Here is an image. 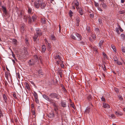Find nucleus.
Here are the masks:
<instances>
[{"instance_id":"nucleus-23","label":"nucleus","mask_w":125,"mask_h":125,"mask_svg":"<svg viewBox=\"0 0 125 125\" xmlns=\"http://www.w3.org/2000/svg\"><path fill=\"white\" fill-rule=\"evenodd\" d=\"M42 52H44L45 51L46 49L45 46L44 45H42Z\"/></svg>"},{"instance_id":"nucleus-52","label":"nucleus","mask_w":125,"mask_h":125,"mask_svg":"<svg viewBox=\"0 0 125 125\" xmlns=\"http://www.w3.org/2000/svg\"><path fill=\"white\" fill-rule=\"evenodd\" d=\"M94 2L95 5V6L98 7L99 5V3H97L95 2Z\"/></svg>"},{"instance_id":"nucleus-21","label":"nucleus","mask_w":125,"mask_h":125,"mask_svg":"<svg viewBox=\"0 0 125 125\" xmlns=\"http://www.w3.org/2000/svg\"><path fill=\"white\" fill-rule=\"evenodd\" d=\"M41 22L42 23L44 24H45V23L46 20L44 18H42L41 19Z\"/></svg>"},{"instance_id":"nucleus-46","label":"nucleus","mask_w":125,"mask_h":125,"mask_svg":"<svg viewBox=\"0 0 125 125\" xmlns=\"http://www.w3.org/2000/svg\"><path fill=\"white\" fill-rule=\"evenodd\" d=\"M34 58L35 59V62H37L38 61V59L37 56L36 55H35L34 56Z\"/></svg>"},{"instance_id":"nucleus-47","label":"nucleus","mask_w":125,"mask_h":125,"mask_svg":"<svg viewBox=\"0 0 125 125\" xmlns=\"http://www.w3.org/2000/svg\"><path fill=\"white\" fill-rule=\"evenodd\" d=\"M104 67H103V66L102 65V67L103 68V69L104 70V71H105L106 70V68L104 64Z\"/></svg>"},{"instance_id":"nucleus-10","label":"nucleus","mask_w":125,"mask_h":125,"mask_svg":"<svg viewBox=\"0 0 125 125\" xmlns=\"http://www.w3.org/2000/svg\"><path fill=\"white\" fill-rule=\"evenodd\" d=\"M47 116L50 118H52L54 116V114L52 113H50L47 115Z\"/></svg>"},{"instance_id":"nucleus-27","label":"nucleus","mask_w":125,"mask_h":125,"mask_svg":"<svg viewBox=\"0 0 125 125\" xmlns=\"http://www.w3.org/2000/svg\"><path fill=\"white\" fill-rule=\"evenodd\" d=\"M29 64L30 65H34V63L32 61H31V60H30L28 62Z\"/></svg>"},{"instance_id":"nucleus-49","label":"nucleus","mask_w":125,"mask_h":125,"mask_svg":"<svg viewBox=\"0 0 125 125\" xmlns=\"http://www.w3.org/2000/svg\"><path fill=\"white\" fill-rule=\"evenodd\" d=\"M34 96L35 98H38V96L37 94L36 93H35L34 94Z\"/></svg>"},{"instance_id":"nucleus-25","label":"nucleus","mask_w":125,"mask_h":125,"mask_svg":"<svg viewBox=\"0 0 125 125\" xmlns=\"http://www.w3.org/2000/svg\"><path fill=\"white\" fill-rule=\"evenodd\" d=\"M21 32L24 33L25 32L24 29V27L23 25L21 27Z\"/></svg>"},{"instance_id":"nucleus-60","label":"nucleus","mask_w":125,"mask_h":125,"mask_svg":"<svg viewBox=\"0 0 125 125\" xmlns=\"http://www.w3.org/2000/svg\"><path fill=\"white\" fill-rule=\"evenodd\" d=\"M111 116L112 118H115V116L114 114H112L111 115Z\"/></svg>"},{"instance_id":"nucleus-32","label":"nucleus","mask_w":125,"mask_h":125,"mask_svg":"<svg viewBox=\"0 0 125 125\" xmlns=\"http://www.w3.org/2000/svg\"><path fill=\"white\" fill-rule=\"evenodd\" d=\"M119 13L120 14H123L125 13V10H121L119 11Z\"/></svg>"},{"instance_id":"nucleus-61","label":"nucleus","mask_w":125,"mask_h":125,"mask_svg":"<svg viewBox=\"0 0 125 125\" xmlns=\"http://www.w3.org/2000/svg\"><path fill=\"white\" fill-rule=\"evenodd\" d=\"M121 36H122V37H123V39H124L125 37V35L124 34H121Z\"/></svg>"},{"instance_id":"nucleus-62","label":"nucleus","mask_w":125,"mask_h":125,"mask_svg":"<svg viewBox=\"0 0 125 125\" xmlns=\"http://www.w3.org/2000/svg\"><path fill=\"white\" fill-rule=\"evenodd\" d=\"M90 16L91 18H93L94 17V15L93 14H90Z\"/></svg>"},{"instance_id":"nucleus-58","label":"nucleus","mask_w":125,"mask_h":125,"mask_svg":"<svg viewBox=\"0 0 125 125\" xmlns=\"http://www.w3.org/2000/svg\"><path fill=\"white\" fill-rule=\"evenodd\" d=\"M47 46L48 48L49 49H50L51 48V46L50 44V43H48L47 45Z\"/></svg>"},{"instance_id":"nucleus-26","label":"nucleus","mask_w":125,"mask_h":125,"mask_svg":"<svg viewBox=\"0 0 125 125\" xmlns=\"http://www.w3.org/2000/svg\"><path fill=\"white\" fill-rule=\"evenodd\" d=\"M32 19L33 21H34L37 19V16L36 15L34 14L32 16Z\"/></svg>"},{"instance_id":"nucleus-17","label":"nucleus","mask_w":125,"mask_h":125,"mask_svg":"<svg viewBox=\"0 0 125 125\" xmlns=\"http://www.w3.org/2000/svg\"><path fill=\"white\" fill-rule=\"evenodd\" d=\"M61 105L62 107H63L66 106V102L64 101L62 102L61 103Z\"/></svg>"},{"instance_id":"nucleus-14","label":"nucleus","mask_w":125,"mask_h":125,"mask_svg":"<svg viewBox=\"0 0 125 125\" xmlns=\"http://www.w3.org/2000/svg\"><path fill=\"white\" fill-rule=\"evenodd\" d=\"M104 42V41L103 40H101L99 43V47L100 48L102 46Z\"/></svg>"},{"instance_id":"nucleus-57","label":"nucleus","mask_w":125,"mask_h":125,"mask_svg":"<svg viewBox=\"0 0 125 125\" xmlns=\"http://www.w3.org/2000/svg\"><path fill=\"white\" fill-rule=\"evenodd\" d=\"M62 62V61H61ZM63 61L62 62H61L62 63L61 64V67L62 68H63L64 67V65L62 63H63Z\"/></svg>"},{"instance_id":"nucleus-40","label":"nucleus","mask_w":125,"mask_h":125,"mask_svg":"<svg viewBox=\"0 0 125 125\" xmlns=\"http://www.w3.org/2000/svg\"><path fill=\"white\" fill-rule=\"evenodd\" d=\"M122 51L124 53H125V47L123 46L121 48Z\"/></svg>"},{"instance_id":"nucleus-34","label":"nucleus","mask_w":125,"mask_h":125,"mask_svg":"<svg viewBox=\"0 0 125 125\" xmlns=\"http://www.w3.org/2000/svg\"><path fill=\"white\" fill-rule=\"evenodd\" d=\"M114 61L115 62H116V61H117L118 60V59L117 57V56H114Z\"/></svg>"},{"instance_id":"nucleus-51","label":"nucleus","mask_w":125,"mask_h":125,"mask_svg":"<svg viewBox=\"0 0 125 125\" xmlns=\"http://www.w3.org/2000/svg\"><path fill=\"white\" fill-rule=\"evenodd\" d=\"M119 99L121 100H123V98L121 96H118Z\"/></svg>"},{"instance_id":"nucleus-55","label":"nucleus","mask_w":125,"mask_h":125,"mask_svg":"<svg viewBox=\"0 0 125 125\" xmlns=\"http://www.w3.org/2000/svg\"><path fill=\"white\" fill-rule=\"evenodd\" d=\"M35 102L37 103H39V101L38 99V98H35Z\"/></svg>"},{"instance_id":"nucleus-16","label":"nucleus","mask_w":125,"mask_h":125,"mask_svg":"<svg viewBox=\"0 0 125 125\" xmlns=\"http://www.w3.org/2000/svg\"><path fill=\"white\" fill-rule=\"evenodd\" d=\"M25 83L26 88L28 90H30V88L29 84L27 83Z\"/></svg>"},{"instance_id":"nucleus-36","label":"nucleus","mask_w":125,"mask_h":125,"mask_svg":"<svg viewBox=\"0 0 125 125\" xmlns=\"http://www.w3.org/2000/svg\"><path fill=\"white\" fill-rule=\"evenodd\" d=\"M76 22L79 23L80 22V18L79 17H77L76 18Z\"/></svg>"},{"instance_id":"nucleus-4","label":"nucleus","mask_w":125,"mask_h":125,"mask_svg":"<svg viewBox=\"0 0 125 125\" xmlns=\"http://www.w3.org/2000/svg\"><path fill=\"white\" fill-rule=\"evenodd\" d=\"M49 96L50 97V99H53L54 98H56L57 99H59L58 96L56 93H52L50 94Z\"/></svg>"},{"instance_id":"nucleus-39","label":"nucleus","mask_w":125,"mask_h":125,"mask_svg":"<svg viewBox=\"0 0 125 125\" xmlns=\"http://www.w3.org/2000/svg\"><path fill=\"white\" fill-rule=\"evenodd\" d=\"M62 87V91L64 92H67L66 90L65 89L63 85H61Z\"/></svg>"},{"instance_id":"nucleus-45","label":"nucleus","mask_w":125,"mask_h":125,"mask_svg":"<svg viewBox=\"0 0 125 125\" xmlns=\"http://www.w3.org/2000/svg\"><path fill=\"white\" fill-rule=\"evenodd\" d=\"M51 39L52 40H55V37L52 35L51 36Z\"/></svg>"},{"instance_id":"nucleus-3","label":"nucleus","mask_w":125,"mask_h":125,"mask_svg":"<svg viewBox=\"0 0 125 125\" xmlns=\"http://www.w3.org/2000/svg\"><path fill=\"white\" fill-rule=\"evenodd\" d=\"M42 96L44 98L47 100V101L49 102L50 103H53V100L51 99H50L45 94H43L42 95Z\"/></svg>"},{"instance_id":"nucleus-2","label":"nucleus","mask_w":125,"mask_h":125,"mask_svg":"<svg viewBox=\"0 0 125 125\" xmlns=\"http://www.w3.org/2000/svg\"><path fill=\"white\" fill-rule=\"evenodd\" d=\"M36 32L37 35H35L33 37V40L34 41H35L37 38L38 37V36L41 35L42 32L39 29L37 28L36 29Z\"/></svg>"},{"instance_id":"nucleus-20","label":"nucleus","mask_w":125,"mask_h":125,"mask_svg":"<svg viewBox=\"0 0 125 125\" xmlns=\"http://www.w3.org/2000/svg\"><path fill=\"white\" fill-rule=\"evenodd\" d=\"M101 5L102 6L104 9H105L107 7V5H106L103 2H102L101 3Z\"/></svg>"},{"instance_id":"nucleus-29","label":"nucleus","mask_w":125,"mask_h":125,"mask_svg":"<svg viewBox=\"0 0 125 125\" xmlns=\"http://www.w3.org/2000/svg\"><path fill=\"white\" fill-rule=\"evenodd\" d=\"M72 107L73 109L75 110V106L74 104H72L71 100V108Z\"/></svg>"},{"instance_id":"nucleus-53","label":"nucleus","mask_w":125,"mask_h":125,"mask_svg":"<svg viewBox=\"0 0 125 125\" xmlns=\"http://www.w3.org/2000/svg\"><path fill=\"white\" fill-rule=\"evenodd\" d=\"M95 30L97 31H98L99 33L100 32L99 29L98 28H96L95 29Z\"/></svg>"},{"instance_id":"nucleus-50","label":"nucleus","mask_w":125,"mask_h":125,"mask_svg":"<svg viewBox=\"0 0 125 125\" xmlns=\"http://www.w3.org/2000/svg\"><path fill=\"white\" fill-rule=\"evenodd\" d=\"M98 20L99 23L101 25H102V19H98Z\"/></svg>"},{"instance_id":"nucleus-9","label":"nucleus","mask_w":125,"mask_h":125,"mask_svg":"<svg viewBox=\"0 0 125 125\" xmlns=\"http://www.w3.org/2000/svg\"><path fill=\"white\" fill-rule=\"evenodd\" d=\"M74 3V5L76 6H78L79 5V3L77 0H74L72 2V4Z\"/></svg>"},{"instance_id":"nucleus-41","label":"nucleus","mask_w":125,"mask_h":125,"mask_svg":"<svg viewBox=\"0 0 125 125\" xmlns=\"http://www.w3.org/2000/svg\"><path fill=\"white\" fill-rule=\"evenodd\" d=\"M27 19H28V20H29V23H31V17L30 16H29L28 17Z\"/></svg>"},{"instance_id":"nucleus-13","label":"nucleus","mask_w":125,"mask_h":125,"mask_svg":"<svg viewBox=\"0 0 125 125\" xmlns=\"http://www.w3.org/2000/svg\"><path fill=\"white\" fill-rule=\"evenodd\" d=\"M78 11L80 15H83V11L82 9L81 8H80L79 10H78Z\"/></svg>"},{"instance_id":"nucleus-28","label":"nucleus","mask_w":125,"mask_h":125,"mask_svg":"<svg viewBox=\"0 0 125 125\" xmlns=\"http://www.w3.org/2000/svg\"><path fill=\"white\" fill-rule=\"evenodd\" d=\"M2 10L3 12L5 13V14H6L7 13V10H6V8L4 7H2Z\"/></svg>"},{"instance_id":"nucleus-24","label":"nucleus","mask_w":125,"mask_h":125,"mask_svg":"<svg viewBox=\"0 0 125 125\" xmlns=\"http://www.w3.org/2000/svg\"><path fill=\"white\" fill-rule=\"evenodd\" d=\"M12 42L13 44L15 45H16L17 44V42L15 39H13L12 40Z\"/></svg>"},{"instance_id":"nucleus-22","label":"nucleus","mask_w":125,"mask_h":125,"mask_svg":"<svg viewBox=\"0 0 125 125\" xmlns=\"http://www.w3.org/2000/svg\"><path fill=\"white\" fill-rule=\"evenodd\" d=\"M114 90L115 92L117 94H118L119 92V90L118 88L116 87H115L114 88Z\"/></svg>"},{"instance_id":"nucleus-44","label":"nucleus","mask_w":125,"mask_h":125,"mask_svg":"<svg viewBox=\"0 0 125 125\" xmlns=\"http://www.w3.org/2000/svg\"><path fill=\"white\" fill-rule=\"evenodd\" d=\"M101 101H103L104 102H105L106 101L105 99L104 96H102V97L101 98Z\"/></svg>"},{"instance_id":"nucleus-33","label":"nucleus","mask_w":125,"mask_h":125,"mask_svg":"<svg viewBox=\"0 0 125 125\" xmlns=\"http://www.w3.org/2000/svg\"><path fill=\"white\" fill-rule=\"evenodd\" d=\"M119 27L118 28H116L115 29V31L118 34H120V33L119 31Z\"/></svg>"},{"instance_id":"nucleus-43","label":"nucleus","mask_w":125,"mask_h":125,"mask_svg":"<svg viewBox=\"0 0 125 125\" xmlns=\"http://www.w3.org/2000/svg\"><path fill=\"white\" fill-rule=\"evenodd\" d=\"M38 73L39 74L42 75L43 74V73L42 72L41 70H39L38 71Z\"/></svg>"},{"instance_id":"nucleus-64","label":"nucleus","mask_w":125,"mask_h":125,"mask_svg":"<svg viewBox=\"0 0 125 125\" xmlns=\"http://www.w3.org/2000/svg\"><path fill=\"white\" fill-rule=\"evenodd\" d=\"M80 43L82 45H83L85 44V43L83 42H80Z\"/></svg>"},{"instance_id":"nucleus-7","label":"nucleus","mask_w":125,"mask_h":125,"mask_svg":"<svg viewBox=\"0 0 125 125\" xmlns=\"http://www.w3.org/2000/svg\"><path fill=\"white\" fill-rule=\"evenodd\" d=\"M103 106L104 108H109L110 106L108 104L104 103H103Z\"/></svg>"},{"instance_id":"nucleus-6","label":"nucleus","mask_w":125,"mask_h":125,"mask_svg":"<svg viewBox=\"0 0 125 125\" xmlns=\"http://www.w3.org/2000/svg\"><path fill=\"white\" fill-rule=\"evenodd\" d=\"M54 57L55 59H58L61 61H62V62H63L62 58L59 55H54Z\"/></svg>"},{"instance_id":"nucleus-19","label":"nucleus","mask_w":125,"mask_h":125,"mask_svg":"<svg viewBox=\"0 0 125 125\" xmlns=\"http://www.w3.org/2000/svg\"><path fill=\"white\" fill-rule=\"evenodd\" d=\"M3 99L4 101H5V102L6 103H7L6 100H7V97H6V96L5 94H3Z\"/></svg>"},{"instance_id":"nucleus-31","label":"nucleus","mask_w":125,"mask_h":125,"mask_svg":"<svg viewBox=\"0 0 125 125\" xmlns=\"http://www.w3.org/2000/svg\"><path fill=\"white\" fill-rule=\"evenodd\" d=\"M3 116V113L1 110L0 109V118H2V117Z\"/></svg>"},{"instance_id":"nucleus-59","label":"nucleus","mask_w":125,"mask_h":125,"mask_svg":"<svg viewBox=\"0 0 125 125\" xmlns=\"http://www.w3.org/2000/svg\"><path fill=\"white\" fill-rule=\"evenodd\" d=\"M103 54L104 56L105 57H106V58H107V56L106 54L104 53V52H103Z\"/></svg>"},{"instance_id":"nucleus-38","label":"nucleus","mask_w":125,"mask_h":125,"mask_svg":"<svg viewBox=\"0 0 125 125\" xmlns=\"http://www.w3.org/2000/svg\"><path fill=\"white\" fill-rule=\"evenodd\" d=\"M86 30L88 31V32L90 33L91 32L90 27H89L87 26L86 27Z\"/></svg>"},{"instance_id":"nucleus-54","label":"nucleus","mask_w":125,"mask_h":125,"mask_svg":"<svg viewBox=\"0 0 125 125\" xmlns=\"http://www.w3.org/2000/svg\"><path fill=\"white\" fill-rule=\"evenodd\" d=\"M51 104H52L53 106L54 107H57V106L54 103V101L53 100V103H50Z\"/></svg>"},{"instance_id":"nucleus-11","label":"nucleus","mask_w":125,"mask_h":125,"mask_svg":"<svg viewBox=\"0 0 125 125\" xmlns=\"http://www.w3.org/2000/svg\"><path fill=\"white\" fill-rule=\"evenodd\" d=\"M93 49L94 51L96 53H98V49L97 47L96 46H94Z\"/></svg>"},{"instance_id":"nucleus-35","label":"nucleus","mask_w":125,"mask_h":125,"mask_svg":"<svg viewBox=\"0 0 125 125\" xmlns=\"http://www.w3.org/2000/svg\"><path fill=\"white\" fill-rule=\"evenodd\" d=\"M71 38H72V39L75 40H76V38L73 35V34L71 35Z\"/></svg>"},{"instance_id":"nucleus-15","label":"nucleus","mask_w":125,"mask_h":125,"mask_svg":"<svg viewBox=\"0 0 125 125\" xmlns=\"http://www.w3.org/2000/svg\"><path fill=\"white\" fill-rule=\"evenodd\" d=\"M90 108L89 107H87L86 108L85 111L84 112V114H86L87 113H89L90 111Z\"/></svg>"},{"instance_id":"nucleus-18","label":"nucleus","mask_w":125,"mask_h":125,"mask_svg":"<svg viewBox=\"0 0 125 125\" xmlns=\"http://www.w3.org/2000/svg\"><path fill=\"white\" fill-rule=\"evenodd\" d=\"M92 98V96L91 94H89L87 97V99L89 101H91Z\"/></svg>"},{"instance_id":"nucleus-48","label":"nucleus","mask_w":125,"mask_h":125,"mask_svg":"<svg viewBox=\"0 0 125 125\" xmlns=\"http://www.w3.org/2000/svg\"><path fill=\"white\" fill-rule=\"evenodd\" d=\"M118 27H119V30H120V31L121 32H123V30L122 29V28H121L120 26V25H118Z\"/></svg>"},{"instance_id":"nucleus-8","label":"nucleus","mask_w":125,"mask_h":125,"mask_svg":"<svg viewBox=\"0 0 125 125\" xmlns=\"http://www.w3.org/2000/svg\"><path fill=\"white\" fill-rule=\"evenodd\" d=\"M115 115L118 116H122L123 115V114L121 112L119 111H116L115 112Z\"/></svg>"},{"instance_id":"nucleus-56","label":"nucleus","mask_w":125,"mask_h":125,"mask_svg":"<svg viewBox=\"0 0 125 125\" xmlns=\"http://www.w3.org/2000/svg\"><path fill=\"white\" fill-rule=\"evenodd\" d=\"M35 111H32V115L34 116L33 117H35L36 116V115H35Z\"/></svg>"},{"instance_id":"nucleus-30","label":"nucleus","mask_w":125,"mask_h":125,"mask_svg":"<svg viewBox=\"0 0 125 125\" xmlns=\"http://www.w3.org/2000/svg\"><path fill=\"white\" fill-rule=\"evenodd\" d=\"M111 46L112 48V49L113 50V51L114 52H115L116 51V49L115 48V47L112 44L111 45Z\"/></svg>"},{"instance_id":"nucleus-42","label":"nucleus","mask_w":125,"mask_h":125,"mask_svg":"<svg viewBox=\"0 0 125 125\" xmlns=\"http://www.w3.org/2000/svg\"><path fill=\"white\" fill-rule=\"evenodd\" d=\"M116 62L117 64L118 65H122V63L119 61H118V60L117 61H116Z\"/></svg>"},{"instance_id":"nucleus-1","label":"nucleus","mask_w":125,"mask_h":125,"mask_svg":"<svg viewBox=\"0 0 125 125\" xmlns=\"http://www.w3.org/2000/svg\"><path fill=\"white\" fill-rule=\"evenodd\" d=\"M46 4V3L45 2H43L42 0H36L35 2L34 5L37 8L40 6L41 8L43 9L44 8Z\"/></svg>"},{"instance_id":"nucleus-37","label":"nucleus","mask_w":125,"mask_h":125,"mask_svg":"<svg viewBox=\"0 0 125 125\" xmlns=\"http://www.w3.org/2000/svg\"><path fill=\"white\" fill-rule=\"evenodd\" d=\"M92 39L94 40H95L96 36L95 34H93L92 35Z\"/></svg>"},{"instance_id":"nucleus-5","label":"nucleus","mask_w":125,"mask_h":125,"mask_svg":"<svg viewBox=\"0 0 125 125\" xmlns=\"http://www.w3.org/2000/svg\"><path fill=\"white\" fill-rule=\"evenodd\" d=\"M74 33L75 35L78 38V41H80L82 39V37L80 34L77 33Z\"/></svg>"},{"instance_id":"nucleus-12","label":"nucleus","mask_w":125,"mask_h":125,"mask_svg":"<svg viewBox=\"0 0 125 125\" xmlns=\"http://www.w3.org/2000/svg\"><path fill=\"white\" fill-rule=\"evenodd\" d=\"M58 72L60 77H62V71L61 69H59L58 70Z\"/></svg>"},{"instance_id":"nucleus-63","label":"nucleus","mask_w":125,"mask_h":125,"mask_svg":"<svg viewBox=\"0 0 125 125\" xmlns=\"http://www.w3.org/2000/svg\"><path fill=\"white\" fill-rule=\"evenodd\" d=\"M25 42L26 44H28V39H26L25 40Z\"/></svg>"}]
</instances>
